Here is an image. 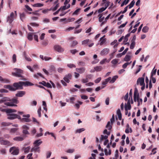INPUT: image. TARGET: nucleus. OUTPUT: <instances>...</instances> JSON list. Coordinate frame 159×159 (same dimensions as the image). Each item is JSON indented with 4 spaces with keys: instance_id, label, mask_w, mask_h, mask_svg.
I'll list each match as a JSON object with an SVG mask.
<instances>
[{
    "instance_id": "de8ad7c7",
    "label": "nucleus",
    "mask_w": 159,
    "mask_h": 159,
    "mask_svg": "<svg viewBox=\"0 0 159 159\" xmlns=\"http://www.w3.org/2000/svg\"><path fill=\"white\" fill-rule=\"evenodd\" d=\"M155 67H154V68H153V70H152V71L151 73V76H152V77L154 75H155L156 74V71H157V69H156L155 70H154V69H155Z\"/></svg>"
},
{
    "instance_id": "5701e85b",
    "label": "nucleus",
    "mask_w": 159,
    "mask_h": 159,
    "mask_svg": "<svg viewBox=\"0 0 159 159\" xmlns=\"http://www.w3.org/2000/svg\"><path fill=\"white\" fill-rule=\"evenodd\" d=\"M9 102H11L12 103L14 104H17L18 102V101L17 99L16 98H14L12 99H11V101Z\"/></svg>"
},
{
    "instance_id": "603ef678",
    "label": "nucleus",
    "mask_w": 159,
    "mask_h": 159,
    "mask_svg": "<svg viewBox=\"0 0 159 159\" xmlns=\"http://www.w3.org/2000/svg\"><path fill=\"white\" fill-rule=\"evenodd\" d=\"M91 41H90L89 39H86L85 40H84L82 42V44H86L87 43H88L89 42H90Z\"/></svg>"
},
{
    "instance_id": "13d9d810",
    "label": "nucleus",
    "mask_w": 159,
    "mask_h": 159,
    "mask_svg": "<svg viewBox=\"0 0 159 159\" xmlns=\"http://www.w3.org/2000/svg\"><path fill=\"white\" fill-rule=\"evenodd\" d=\"M105 10L106 8L103 7L99 9L98 10V12L99 13H100L105 11Z\"/></svg>"
},
{
    "instance_id": "e433bc0d",
    "label": "nucleus",
    "mask_w": 159,
    "mask_h": 159,
    "mask_svg": "<svg viewBox=\"0 0 159 159\" xmlns=\"http://www.w3.org/2000/svg\"><path fill=\"white\" fill-rule=\"evenodd\" d=\"M130 56L128 55H126L124 58V60L126 61H128L130 59Z\"/></svg>"
},
{
    "instance_id": "2f4dec72",
    "label": "nucleus",
    "mask_w": 159,
    "mask_h": 159,
    "mask_svg": "<svg viewBox=\"0 0 159 159\" xmlns=\"http://www.w3.org/2000/svg\"><path fill=\"white\" fill-rule=\"evenodd\" d=\"M25 14L24 13H23L20 14V18L21 20L22 21H23V20L25 18Z\"/></svg>"
},
{
    "instance_id": "f8f14e48",
    "label": "nucleus",
    "mask_w": 159,
    "mask_h": 159,
    "mask_svg": "<svg viewBox=\"0 0 159 159\" xmlns=\"http://www.w3.org/2000/svg\"><path fill=\"white\" fill-rule=\"evenodd\" d=\"M26 92L25 91H20L17 92L15 96L17 97H21L25 94Z\"/></svg>"
},
{
    "instance_id": "423d86ee",
    "label": "nucleus",
    "mask_w": 159,
    "mask_h": 159,
    "mask_svg": "<svg viewBox=\"0 0 159 159\" xmlns=\"http://www.w3.org/2000/svg\"><path fill=\"white\" fill-rule=\"evenodd\" d=\"M14 14L13 12L11 13L10 16H8L7 18V22L10 24H11L14 20Z\"/></svg>"
},
{
    "instance_id": "b1692460",
    "label": "nucleus",
    "mask_w": 159,
    "mask_h": 159,
    "mask_svg": "<svg viewBox=\"0 0 159 159\" xmlns=\"http://www.w3.org/2000/svg\"><path fill=\"white\" fill-rule=\"evenodd\" d=\"M13 139L15 141H22L23 140L24 138L21 137H16L14 138Z\"/></svg>"
},
{
    "instance_id": "dca6fc26",
    "label": "nucleus",
    "mask_w": 159,
    "mask_h": 159,
    "mask_svg": "<svg viewBox=\"0 0 159 159\" xmlns=\"http://www.w3.org/2000/svg\"><path fill=\"white\" fill-rule=\"evenodd\" d=\"M42 143V142L40 140H37L34 141V144L35 146L39 147V146Z\"/></svg>"
},
{
    "instance_id": "a18cd8bd",
    "label": "nucleus",
    "mask_w": 159,
    "mask_h": 159,
    "mask_svg": "<svg viewBox=\"0 0 159 159\" xmlns=\"http://www.w3.org/2000/svg\"><path fill=\"white\" fill-rule=\"evenodd\" d=\"M80 10V9L78 8L73 13V15H78L79 14V12Z\"/></svg>"
},
{
    "instance_id": "49530a36",
    "label": "nucleus",
    "mask_w": 159,
    "mask_h": 159,
    "mask_svg": "<svg viewBox=\"0 0 159 159\" xmlns=\"http://www.w3.org/2000/svg\"><path fill=\"white\" fill-rule=\"evenodd\" d=\"M41 107H40L38 110V113L39 115V117H41Z\"/></svg>"
},
{
    "instance_id": "ea45409f",
    "label": "nucleus",
    "mask_w": 159,
    "mask_h": 159,
    "mask_svg": "<svg viewBox=\"0 0 159 159\" xmlns=\"http://www.w3.org/2000/svg\"><path fill=\"white\" fill-rule=\"evenodd\" d=\"M101 138H100L101 141H102L104 139H105V140L107 139L108 138V136L106 135L104 136L103 135H101Z\"/></svg>"
},
{
    "instance_id": "7ed1b4c3",
    "label": "nucleus",
    "mask_w": 159,
    "mask_h": 159,
    "mask_svg": "<svg viewBox=\"0 0 159 159\" xmlns=\"http://www.w3.org/2000/svg\"><path fill=\"white\" fill-rule=\"evenodd\" d=\"M0 144L1 145L11 146L12 145V143L9 141L4 140L2 137H0Z\"/></svg>"
},
{
    "instance_id": "393cba45",
    "label": "nucleus",
    "mask_w": 159,
    "mask_h": 159,
    "mask_svg": "<svg viewBox=\"0 0 159 159\" xmlns=\"http://www.w3.org/2000/svg\"><path fill=\"white\" fill-rule=\"evenodd\" d=\"M2 102H8L11 101V99L8 97H4L2 99Z\"/></svg>"
},
{
    "instance_id": "bf43d9fd",
    "label": "nucleus",
    "mask_w": 159,
    "mask_h": 159,
    "mask_svg": "<svg viewBox=\"0 0 159 159\" xmlns=\"http://www.w3.org/2000/svg\"><path fill=\"white\" fill-rule=\"evenodd\" d=\"M30 25L33 26L38 27L39 26V24L35 23H30Z\"/></svg>"
},
{
    "instance_id": "37998d69",
    "label": "nucleus",
    "mask_w": 159,
    "mask_h": 159,
    "mask_svg": "<svg viewBox=\"0 0 159 159\" xmlns=\"http://www.w3.org/2000/svg\"><path fill=\"white\" fill-rule=\"evenodd\" d=\"M132 61H130V62H126L124 64L123 66H122V67L124 68V69H125L126 68V67H127V66L129 65L131 63Z\"/></svg>"
},
{
    "instance_id": "aec40b11",
    "label": "nucleus",
    "mask_w": 159,
    "mask_h": 159,
    "mask_svg": "<svg viewBox=\"0 0 159 159\" xmlns=\"http://www.w3.org/2000/svg\"><path fill=\"white\" fill-rule=\"evenodd\" d=\"M4 87L6 89H8L10 91H12V90H14V89L12 88V86L10 85H5L4 86Z\"/></svg>"
},
{
    "instance_id": "338daca9",
    "label": "nucleus",
    "mask_w": 159,
    "mask_h": 159,
    "mask_svg": "<svg viewBox=\"0 0 159 159\" xmlns=\"http://www.w3.org/2000/svg\"><path fill=\"white\" fill-rule=\"evenodd\" d=\"M0 92L1 93H7L8 91L5 89H1L0 90Z\"/></svg>"
},
{
    "instance_id": "f03ea898",
    "label": "nucleus",
    "mask_w": 159,
    "mask_h": 159,
    "mask_svg": "<svg viewBox=\"0 0 159 159\" xmlns=\"http://www.w3.org/2000/svg\"><path fill=\"white\" fill-rule=\"evenodd\" d=\"M14 70L16 71V72L12 73L13 75L16 77H21L23 80H26V79L23 78V76H22V75L23 74V71L22 70L18 68H15Z\"/></svg>"
},
{
    "instance_id": "bb28decb",
    "label": "nucleus",
    "mask_w": 159,
    "mask_h": 159,
    "mask_svg": "<svg viewBox=\"0 0 159 159\" xmlns=\"http://www.w3.org/2000/svg\"><path fill=\"white\" fill-rule=\"evenodd\" d=\"M135 3V2L134 0L132 1L130 3L128 6V7H129V8L130 9L132 7H133Z\"/></svg>"
},
{
    "instance_id": "1a4fd4ad",
    "label": "nucleus",
    "mask_w": 159,
    "mask_h": 159,
    "mask_svg": "<svg viewBox=\"0 0 159 159\" xmlns=\"http://www.w3.org/2000/svg\"><path fill=\"white\" fill-rule=\"evenodd\" d=\"M7 119L9 120H14L16 119V114L14 113H7Z\"/></svg>"
},
{
    "instance_id": "7c9ffc66",
    "label": "nucleus",
    "mask_w": 159,
    "mask_h": 159,
    "mask_svg": "<svg viewBox=\"0 0 159 159\" xmlns=\"http://www.w3.org/2000/svg\"><path fill=\"white\" fill-rule=\"evenodd\" d=\"M38 76H39L42 78H44L43 75L40 73H38L37 74H34V77L37 78H39Z\"/></svg>"
},
{
    "instance_id": "052dcab7",
    "label": "nucleus",
    "mask_w": 159,
    "mask_h": 159,
    "mask_svg": "<svg viewBox=\"0 0 159 159\" xmlns=\"http://www.w3.org/2000/svg\"><path fill=\"white\" fill-rule=\"evenodd\" d=\"M93 75L91 74H88L86 76V78H87L88 80L89 79H91Z\"/></svg>"
},
{
    "instance_id": "09e8293b",
    "label": "nucleus",
    "mask_w": 159,
    "mask_h": 159,
    "mask_svg": "<svg viewBox=\"0 0 159 159\" xmlns=\"http://www.w3.org/2000/svg\"><path fill=\"white\" fill-rule=\"evenodd\" d=\"M135 42H131V44L130 45V49H133L135 46Z\"/></svg>"
},
{
    "instance_id": "3c124183",
    "label": "nucleus",
    "mask_w": 159,
    "mask_h": 159,
    "mask_svg": "<svg viewBox=\"0 0 159 159\" xmlns=\"http://www.w3.org/2000/svg\"><path fill=\"white\" fill-rule=\"evenodd\" d=\"M82 82L83 83H87L89 82V80L87 78L85 79H83L81 80Z\"/></svg>"
},
{
    "instance_id": "39448f33",
    "label": "nucleus",
    "mask_w": 159,
    "mask_h": 159,
    "mask_svg": "<svg viewBox=\"0 0 159 159\" xmlns=\"http://www.w3.org/2000/svg\"><path fill=\"white\" fill-rule=\"evenodd\" d=\"M54 49L56 51L61 53L64 51V49L61 46L58 45H56L54 46Z\"/></svg>"
},
{
    "instance_id": "a878e982",
    "label": "nucleus",
    "mask_w": 159,
    "mask_h": 159,
    "mask_svg": "<svg viewBox=\"0 0 159 159\" xmlns=\"http://www.w3.org/2000/svg\"><path fill=\"white\" fill-rule=\"evenodd\" d=\"M149 28L147 26H144L142 30V31L144 33H147L148 32Z\"/></svg>"
},
{
    "instance_id": "680f3d73",
    "label": "nucleus",
    "mask_w": 159,
    "mask_h": 159,
    "mask_svg": "<svg viewBox=\"0 0 159 159\" xmlns=\"http://www.w3.org/2000/svg\"><path fill=\"white\" fill-rule=\"evenodd\" d=\"M25 7L29 11H31L32 9L28 5H26L25 6Z\"/></svg>"
},
{
    "instance_id": "6e6d98bb",
    "label": "nucleus",
    "mask_w": 159,
    "mask_h": 159,
    "mask_svg": "<svg viewBox=\"0 0 159 159\" xmlns=\"http://www.w3.org/2000/svg\"><path fill=\"white\" fill-rule=\"evenodd\" d=\"M59 7V3H58L56 5V6L54 7L52 9L51 8V9H52L53 11H55Z\"/></svg>"
},
{
    "instance_id": "ddd939ff",
    "label": "nucleus",
    "mask_w": 159,
    "mask_h": 159,
    "mask_svg": "<svg viewBox=\"0 0 159 159\" xmlns=\"http://www.w3.org/2000/svg\"><path fill=\"white\" fill-rule=\"evenodd\" d=\"M109 52V49L107 48L103 49L101 52L100 54L102 55H107Z\"/></svg>"
},
{
    "instance_id": "9b49d317",
    "label": "nucleus",
    "mask_w": 159,
    "mask_h": 159,
    "mask_svg": "<svg viewBox=\"0 0 159 159\" xmlns=\"http://www.w3.org/2000/svg\"><path fill=\"white\" fill-rule=\"evenodd\" d=\"M144 77L139 78L137 80V84L138 85L139 84L140 85L144 84Z\"/></svg>"
},
{
    "instance_id": "0eeeda50",
    "label": "nucleus",
    "mask_w": 159,
    "mask_h": 159,
    "mask_svg": "<svg viewBox=\"0 0 159 159\" xmlns=\"http://www.w3.org/2000/svg\"><path fill=\"white\" fill-rule=\"evenodd\" d=\"M30 116L29 114L23 115V117H26L22 118L21 121L22 122H29L31 121V120L29 118Z\"/></svg>"
},
{
    "instance_id": "0e129e2a",
    "label": "nucleus",
    "mask_w": 159,
    "mask_h": 159,
    "mask_svg": "<svg viewBox=\"0 0 159 159\" xmlns=\"http://www.w3.org/2000/svg\"><path fill=\"white\" fill-rule=\"evenodd\" d=\"M75 151V150L73 149H69L66 152L69 153H72L73 152Z\"/></svg>"
},
{
    "instance_id": "79ce46f5",
    "label": "nucleus",
    "mask_w": 159,
    "mask_h": 159,
    "mask_svg": "<svg viewBox=\"0 0 159 159\" xmlns=\"http://www.w3.org/2000/svg\"><path fill=\"white\" fill-rule=\"evenodd\" d=\"M13 62L14 63L16 62V56L15 54L13 55L12 57Z\"/></svg>"
},
{
    "instance_id": "4468645a",
    "label": "nucleus",
    "mask_w": 159,
    "mask_h": 159,
    "mask_svg": "<svg viewBox=\"0 0 159 159\" xmlns=\"http://www.w3.org/2000/svg\"><path fill=\"white\" fill-rule=\"evenodd\" d=\"M31 152H37L39 153L40 152V147L34 145V147L32 148Z\"/></svg>"
},
{
    "instance_id": "864d4df0",
    "label": "nucleus",
    "mask_w": 159,
    "mask_h": 159,
    "mask_svg": "<svg viewBox=\"0 0 159 159\" xmlns=\"http://www.w3.org/2000/svg\"><path fill=\"white\" fill-rule=\"evenodd\" d=\"M67 66L69 67L70 68H75L76 67L75 65L73 64H68Z\"/></svg>"
},
{
    "instance_id": "9d476101",
    "label": "nucleus",
    "mask_w": 159,
    "mask_h": 159,
    "mask_svg": "<svg viewBox=\"0 0 159 159\" xmlns=\"http://www.w3.org/2000/svg\"><path fill=\"white\" fill-rule=\"evenodd\" d=\"M22 128L23 129V133L24 134H29V133L28 130L29 129V127L26 125H24L22 126Z\"/></svg>"
},
{
    "instance_id": "58836bf2",
    "label": "nucleus",
    "mask_w": 159,
    "mask_h": 159,
    "mask_svg": "<svg viewBox=\"0 0 159 159\" xmlns=\"http://www.w3.org/2000/svg\"><path fill=\"white\" fill-rule=\"evenodd\" d=\"M85 129L84 128H81L79 129H77L75 132V133H80L81 132H82V131H84Z\"/></svg>"
},
{
    "instance_id": "8fccbe9b",
    "label": "nucleus",
    "mask_w": 159,
    "mask_h": 159,
    "mask_svg": "<svg viewBox=\"0 0 159 159\" xmlns=\"http://www.w3.org/2000/svg\"><path fill=\"white\" fill-rule=\"evenodd\" d=\"M118 59H115L111 61V62L112 64L115 65L118 62Z\"/></svg>"
},
{
    "instance_id": "473e14b6",
    "label": "nucleus",
    "mask_w": 159,
    "mask_h": 159,
    "mask_svg": "<svg viewBox=\"0 0 159 159\" xmlns=\"http://www.w3.org/2000/svg\"><path fill=\"white\" fill-rule=\"evenodd\" d=\"M28 39L30 40H32L33 39L32 33H29L28 35Z\"/></svg>"
},
{
    "instance_id": "4d7b16f0",
    "label": "nucleus",
    "mask_w": 159,
    "mask_h": 159,
    "mask_svg": "<svg viewBox=\"0 0 159 159\" xmlns=\"http://www.w3.org/2000/svg\"><path fill=\"white\" fill-rule=\"evenodd\" d=\"M30 149V148L29 147H27L24 150L25 152V153H28Z\"/></svg>"
},
{
    "instance_id": "20e7f679",
    "label": "nucleus",
    "mask_w": 159,
    "mask_h": 159,
    "mask_svg": "<svg viewBox=\"0 0 159 159\" xmlns=\"http://www.w3.org/2000/svg\"><path fill=\"white\" fill-rule=\"evenodd\" d=\"M9 152L13 155H17L19 152V149L15 147L11 148L9 149Z\"/></svg>"
},
{
    "instance_id": "412c9836",
    "label": "nucleus",
    "mask_w": 159,
    "mask_h": 159,
    "mask_svg": "<svg viewBox=\"0 0 159 159\" xmlns=\"http://www.w3.org/2000/svg\"><path fill=\"white\" fill-rule=\"evenodd\" d=\"M103 69L102 67L101 66H96L94 67L95 70L96 71H100Z\"/></svg>"
},
{
    "instance_id": "f3484780",
    "label": "nucleus",
    "mask_w": 159,
    "mask_h": 159,
    "mask_svg": "<svg viewBox=\"0 0 159 159\" xmlns=\"http://www.w3.org/2000/svg\"><path fill=\"white\" fill-rule=\"evenodd\" d=\"M105 36L104 35L100 39V45H102L106 42V39L105 38H104Z\"/></svg>"
},
{
    "instance_id": "cd10ccee",
    "label": "nucleus",
    "mask_w": 159,
    "mask_h": 159,
    "mask_svg": "<svg viewBox=\"0 0 159 159\" xmlns=\"http://www.w3.org/2000/svg\"><path fill=\"white\" fill-rule=\"evenodd\" d=\"M118 78L117 75H115L114 76L112 79L110 80V83H113L116 81V79Z\"/></svg>"
},
{
    "instance_id": "72a5a7b5",
    "label": "nucleus",
    "mask_w": 159,
    "mask_h": 159,
    "mask_svg": "<svg viewBox=\"0 0 159 159\" xmlns=\"http://www.w3.org/2000/svg\"><path fill=\"white\" fill-rule=\"evenodd\" d=\"M106 128H107L108 130H111L112 128V126L110 125V121H108L106 127Z\"/></svg>"
},
{
    "instance_id": "f257e3e1",
    "label": "nucleus",
    "mask_w": 159,
    "mask_h": 159,
    "mask_svg": "<svg viewBox=\"0 0 159 159\" xmlns=\"http://www.w3.org/2000/svg\"><path fill=\"white\" fill-rule=\"evenodd\" d=\"M34 84L29 81H19L18 82L14 83L13 85L12 88L14 89L12 91H14L18 89H23V86H25L33 85Z\"/></svg>"
},
{
    "instance_id": "e2e57ef3",
    "label": "nucleus",
    "mask_w": 159,
    "mask_h": 159,
    "mask_svg": "<svg viewBox=\"0 0 159 159\" xmlns=\"http://www.w3.org/2000/svg\"><path fill=\"white\" fill-rule=\"evenodd\" d=\"M101 77H99L98 78H97V79H96L94 82L95 83L97 84L99 83L100 81H101Z\"/></svg>"
},
{
    "instance_id": "5fc2aeb1",
    "label": "nucleus",
    "mask_w": 159,
    "mask_h": 159,
    "mask_svg": "<svg viewBox=\"0 0 159 159\" xmlns=\"http://www.w3.org/2000/svg\"><path fill=\"white\" fill-rule=\"evenodd\" d=\"M52 154V152L50 151H48L46 153V156L47 158H48L50 157L51 155Z\"/></svg>"
},
{
    "instance_id": "6ab92c4d",
    "label": "nucleus",
    "mask_w": 159,
    "mask_h": 159,
    "mask_svg": "<svg viewBox=\"0 0 159 159\" xmlns=\"http://www.w3.org/2000/svg\"><path fill=\"white\" fill-rule=\"evenodd\" d=\"M4 104L8 106L13 107V106H17L16 104L12 103L11 102H5L4 103Z\"/></svg>"
},
{
    "instance_id": "c756f323",
    "label": "nucleus",
    "mask_w": 159,
    "mask_h": 159,
    "mask_svg": "<svg viewBox=\"0 0 159 159\" xmlns=\"http://www.w3.org/2000/svg\"><path fill=\"white\" fill-rule=\"evenodd\" d=\"M18 129L17 128H11L10 130V133L12 134L15 133L18 130Z\"/></svg>"
},
{
    "instance_id": "c85d7f7f",
    "label": "nucleus",
    "mask_w": 159,
    "mask_h": 159,
    "mask_svg": "<svg viewBox=\"0 0 159 159\" xmlns=\"http://www.w3.org/2000/svg\"><path fill=\"white\" fill-rule=\"evenodd\" d=\"M33 6L34 7H41L43 6V5L40 3H37L34 4Z\"/></svg>"
},
{
    "instance_id": "f704fd0d",
    "label": "nucleus",
    "mask_w": 159,
    "mask_h": 159,
    "mask_svg": "<svg viewBox=\"0 0 159 159\" xmlns=\"http://www.w3.org/2000/svg\"><path fill=\"white\" fill-rule=\"evenodd\" d=\"M130 33H128L127 34L125 37L124 38V42H126L128 40V38L130 36Z\"/></svg>"
},
{
    "instance_id": "4c0bfd02",
    "label": "nucleus",
    "mask_w": 159,
    "mask_h": 159,
    "mask_svg": "<svg viewBox=\"0 0 159 159\" xmlns=\"http://www.w3.org/2000/svg\"><path fill=\"white\" fill-rule=\"evenodd\" d=\"M129 0H125L120 5L121 7H122L124 5L127 4L129 2Z\"/></svg>"
},
{
    "instance_id": "a211bd4d",
    "label": "nucleus",
    "mask_w": 159,
    "mask_h": 159,
    "mask_svg": "<svg viewBox=\"0 0 159 159\" xmlns=\"http://www.w3.org/2000/svg\"><path fill=\"white\" fill-rule=\"evenodd\" d=\"M6 112L7 113H12L13 112H15L17 111L16 110L11 109H6Z\"/></svg>"
},
{
    "instance_id": "a19ab883",
    "label": "nucleus",
    "mask_w": 159,
    "mask_h": 159,
    "mask_svg": "<svg viewBox=\"0 0 159 159\" xmlns=\"http://www.w3.org/2000/svg\"><path fill=\"white\" fill-rule=\"evenodd\" d=\"M127 106V108L128 109V110H130L131 109V106L130 104V100L129 99V100L128 101L127 105H126Z\"/></svg>"
},
{
    "instance_id": "69168bd1",
    "label": "nucleus",
    "mask_w": 159,
    "mask_h": 159,
    "mask_svg": "<svg viewBox=\"0 0 159 159\" xmlns=\"http://www.w3.org/2000/svg\"><path fill=\"white\" fill-rule=\"evenodd\" d=\"M78 43L77 41L75 40L74 41L72 45H71V47H72L75 46V45H77L78 44Z\"/></svg>"
},
{
    "instance_id": "4be33fe9",
    "label": "nucleus",
    "mask_w": 159,
    "mask_h": 159,
    "mask_svg": "<svg viewBox=\"0 0 159 159\" xmlns=\"http://www.w3.org/2000/svg\"><path fill=\"white\" fill-rule=\"evenodd\" d=\"M142 101L143 100L142 98H139V94L138 93L137 95V101L138 102V106H139L140 105V102H141V104L142 103Z\"/></svg>"
},
{
    "instance_id": "c03bdc74",
    "label": "nucleus",
    "mask_w": 159,
    "mask_h": 159,
    "mask_svg": "<svg viewBox=\"0 0 159 159\" xmlns=\"http://www.w3.org/2000/svg\"><path fill=\"white\" fill-rule=\"evenodd\" d=\"M11 124V123L9 122H3L2 123V125L4 126H8Z\"/></svg>"
},
{
    "instance_id": "774afa93",
    "label": "nucleus",
    "mask_w": 159,
    "mask_h": 159,
    "mask_svg": "<svg viewBox=\"0 0 159 159\" xmlns=\"http://www.w3.org/2000/svg\"><path fill=\"white\" fill-rule=\"evenodd\" d=\"M81 98L83 99H87L88 98V97L86 95H81Z\"/></svg>"
},
{
    "instance_id": "6e6552de",
    "label": "nucleus",
    "mask_w": 159,
    "mask_h": 159,
    "mask_svg": "<svg viewBox=\"0 0 159 159\" xmlns=\"http://www.w3.org/2000/svg\"><path fill=\"white\" fill-rule=\"evenodd\" d=\"M71 74L69 73L65 76L63 79L66 82L69 83L70 82V80L71 79Z\"/></svg>"
},
{
    "instance_id": "2eb2a0df",
    "label": "nucleus",
    "mask_w": 159,
    "mask_h": 159,
    "mask_svg": "<svg viewBox=\"0 0 159 159\" xmlns=\"http://www.w3.org/2000/svg\"><path fill=\"white\" fill-rule=\"evenodd\" d=\"M76 71L80 74H82L84 73L85 70V68L84 67H82L80 68H76Z\"/></svg>"
},
{
    "instance_id": "c9c22d12",
    "label": "nucleus",
    "mask_w": 159,
    "mask_h": 159,
    "mask_svg": "<svg viewBox=\"0 0 159 159\" xmlns=\"http://www.w3.org/2000/svg\"><path fill=\"white\" fill-rule=\"evenodd\" d=\"M102 14H99L98 15V16L99 17V22H102L104 19V17H102Z\"/></svg>"
}]
</instances>
